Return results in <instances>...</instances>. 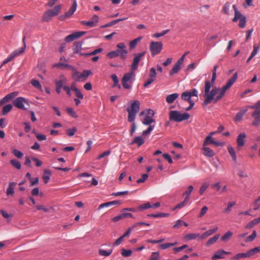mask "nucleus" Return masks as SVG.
<instances>
[{
  "label": "nucleus",
  "instance_id": "6ab92c4d",
  "mask_svg": "<svg viewBox=\"0 0 260 260\" xmlns=\"http://www.w3.org/2000/svg\"><path fill=\"white\" fill-rule=\"evenodd\" d=\"M92 72L90 70H84L82 73L80 74L78 78V81H83L90 75Z\"/></svg>",
  "mask_w": 260,
  "mask_h": 260
},
{
  "label": "nucleus",
  "instance_id": "09e8293b",
  "mask_svg": "<svg viewBox=\"0 0 260 260\" xmlns=\"http://www.w3.org/2000/svg\"><path fill=\"white\" fill-rule=\"evenodd\" d=\"M176 244H177V242L167 243L160 244L158 246H159V248H160L162 249H167V248L170 247L171 246H174V245H176Z\"/></svg>",
  "mask_w": 260,
  "mask_h": 260
},
{
  "label": "nucleus",
  "instance_id": "8fccbe9b",
  "mask_svg": "<svg viewBox=\"0 0 260 260\" xmlns=\"http://www.w3.org/2000/svg\"><path fill=\"white\" fill-rule=\"evenodd\" d=\"M228 149L229 152L231 154V157H232L233 160L236 161V156L234 148L232 146H229L228 147Z\"/></svg>",
  "mask_w": 260,
  "mask_h": 260
},
{
  "label": "nucleus",
  "instance_id": "c756f323",
  "mask_svg": "<svg viewBox=\"0 0 260 260\" xmlns=\"http://www.w3.org/2000/svg\"><path fill=\"white\" fill-rule=\"evenodd\" d=\"M247 111V110L246 109V110H240L239 112H238L237 113V114L234 118L235 121H241L243 118V116L245 115V114L246 113Z\"/></svg>",
  "mask_w": 260,
  "mask_h": 260
},
{
  "label": "nucleus",
  "instance_id": "423d86ee",
  "mask_svg": "<svg viewBox=\"0 0 260 260\" xmlns=\"http://www.w3.org/2000/svg\"><path fill=\"white\" fill-rule=\"evenodd\" d=\"M162 49V43L160 42H151L150 44V50L152 56L159 54Z\"/></svg>",
  "mask_w": 260,
  "mask_h": 260
},
{
  "label": "nucleus",
  "instance_id": "c03bdc74",
  "mask_svg": "<svg viewBox=\"0 0 260 260\" xmlns=\"http://www.w3.org/2000/svg\"><path fill=\"white\" fill-rule=\"evenodd\" d=\"M154 111L150 109H148L146 110V112L145 111H142L140 113L139 116H140V117H141L143 115H149L151 117H153L154 116Z\"/></svg>",
  "mask_w": 260,
  "mask_h": 260
},
{
  "label": "nucleus",
  "instance_id": "37998d69",
  "mask_svg": "<svg viewBox=\"0 0 260 260\" xmlns=\"http://www.w3.org/2000/svg\"><path fill=\"white\" fill-rule=\"evenodd\" d=\"M193 186L189 185L188 187L187 190L184 192L183 193L182 196H185V198H187L188 201L189 199V198H190V194L191 192H192V191L193 190Z\"/></svg>",
  "mask_w": 260,
  "mask_h": 260
},
{
  "label": "nucleus",
  "instance_id": "2eb2a0df",
  "mask_svg": "<svg viewBox=\"0 0 260 260\" xmlns=\"http://www.w3.org/2000/svg\"><path fill=\"white\" fill-rule=\"evenodd\" d=\"M246 135L245 133H240L237 137V143L238 149L239 150L241 147L244 146L245 144V139L246 138Z\"/></svg>",
  "mask_w": 260,
  "mask_h": 260
},
{
  "label": "nucleus",
  "instance_id": "a211bd4d",
  "mask_svg": "<svg viewBox=\"0 0 260 260\" xmlns=\"http://www.w3.org/2000/svg\"><path fill=\"white\" fill-rule=\"evenodd\" d=\"M252 116L254 118L252 124L258 125L260 123V110H255L252 114Z\"/></svg>",
  "mask_w": 260,
  "mask_h": 260
},
{
  "label": "nucleus",
  "instance_id": "603ef678",
  "mask_svg": "<svg viewBox=\"0 0 260 260\" xmlns=\"http://www.w3.org/2000/svg\"><path fill=\"white\" fill-rule=\"evenodd\" d=\"M12 153L15 157L19 158H21L23 156V153L17 149H13Z\"/></svg>",
  "mask_w": 260,
  "mask_h": 260
},
{
  "label": "nucleus",
  "instance_id": "a19ab883",
  "mask_svg": "<svg viewBox=\"0 0 260 260\" xmlns=\"http://www.w3.org/2000/svg\"><path fill=\"white\" fill-rule=\"evenodd\" d=\"M12 105L11 104H8L3 107L2 114L3 115H5L8 114L12 109Z\"/></svg>",
  "mask_w": 260,
  "mask_h": 260
},
{
  "label": "nucleus",
  "instance_id": "6e6d98bb",
  "mask_svg": "<svg viewBox=\"0 0 260 260\" xmlns=\"http://www.w3.org/2000/svg\"><path fill=\"white\" fill-rule=\"evenodd\" d=\"M31 84H32V85L33 86H34L35 87H36L37 89H41V88H42V86H41V84L37 80L32 79L31 81Z\"/></svg>",
  "mask_w": 260,
  "mask_h": 260
},
{
  "label": "nucleus",
  "instance_id": "dca6fc26",
  "mask_svg": "<svg viewBox=\"0 0 260 260\" xmlns=\"http://www.w3.org/2000/svg\"><path fill=\"white\" fill-rule=\"evenodd\" d=\"M238 77V74L237 73H235L232 77L229 79L225 85L222 86L223 88H224L225 90L229 89L232 85L234 83V82L236 81Z\"/></svg>",
  "mask_w": 260,
  "mask_h": 260
},
{
  "label": "nucleus",
  "instance_id": "13d9d810",
  "mask_svg": "<svg viewBox=\"0 0 260 260\" xmlns=\"http://www.w3.org/2000/svg\"><path fill=\"white\" fill-rule=\"evenodd\" d=\"M209 185V184L207 182H205L203 184V185L200 187V189L199 190V192L201 195H202L204 193L205 191L208 187Z\"/></svg>",
  "mask_w": 260,
  "mask_h": 260
},
{
  "label": "nucleus",
  "instance_id": "aec40b11",
  "mask_svg": "<svg viewBox=\"0 0 260 260\" xmlns=\"http://www.w3.org/2000/svg\"><path fill=\"white\" fill-rule=\"evenodd\" d=\"M25 48V45L24 44V46L22 48H21L19 50H17L14 51L12 53H11L10 56L7 58L9 61L12 60L15 57L19 55V54L22 53L24 51V49Z\"/></svg>",
  "mask_w": 260,
  "mask_h": 260
},
{
  "label": "nucleus",
  "instance_id": "5701e85b",
  "mask_svg": "<svg viewBox=\"0 0 260 260\" xmlns=\"http://www.w3.org/2000/svg\"><path fill=\"white\" fill-rule=\"evenodd\" d=\"M52 173L51 171L48 169H45L44 171V173L42 176V179L43 180L44 183L47 184L49 180L50 176H51Z\"/></svg>",
  "mask_w": 260,
  "mask_h": 260
},
{
  "label": "nucleus",
  "instance_id": "f257e3e1",
  "mask_svg": "<svg viewBox=\"0 0 260 260\" xmlns=\"http://www.w3.org/2000/svg\"><path fill=\"white\" fill-rule=\"evenodd\" d=\"M211 84L209 81H205L204 86V94L203 96L204 101L202 106L205 107L213 102L214 104L217 103L224 95L226 91L222 87V88H217L214 87L211 91Z\"/></svg>",
  "mask_w": 260,
  "mask_h": 260
},
{
  "label": "nucleus",
  "instance_id": "b1692460",
  "mask_svg": "<svg viewBox=\"0 0 260 260\" xmlns=\"http://www.w3.org/2000/svg\"><path fill=\"white\" fill-rule=\"evenodd\" d=\"M145 142V140L142 137L138 136L135 137L133 140V141L131 143V145H134L136 144L138 145L139 147L142 145Z\"/></svg>",
  "mask_w": 260,
  "mask_h": 260
},
{
  "label": "nucleus",
  "instance_id": "bb28decb",
  "mask_svg": "<svg viewBox=\"0 0 260 260\" xmlns=\"http://www.w3.org/2000/svg\"><path fill=\"white\" fill-rule=\"evenodd\" d=\"M178 96L179 94L177 93L169 94L166 97V102L168 104H172L178 98Z\"/></svg>",
  "mask_w": 260,
  "mask_h": 260
},
{
  "label": "nucleus",
  "instance_id": "c9c22d12",
  "mask_svg": "<svg viewBox=\"0 0 260 260\" xmlns=\"http://www.w3.org/2000/svg\"><path fill=\"white\" fill-rule=\"evenodd\" d=\"M203 153L208 157H211L214 155V152L212 149L208 147H204L203 148Z\"/></svg>",
  "mask_w": 260,
  "mask_h": 260
},
{
  "label": "nucleus",
  "instance_id": "69168bd1",
  "mask_svg": "<svg viewBox=\"0 0 260 260\" xmlns=\"http://www.w3.org/2000/svg\"><path fill=\"white\" fill-rule=\"evenodd\" d=\"M187 202H188V199L184 198V200L182 202L177 204V207L178 209H181V208H183V207H184L187 204Z\"/></svg>",
  "mask_w": 260,
  "mask_h": 260
},
{
  "label": "nucleus",
  "instance_id": "72a5a7b5",
  "mask_svg": "<svg viewBox=\"0 0 260 260\" xmlns=\"http://www.w3.org/2000/svg\"><path fill=\"white\" fill-rule=\"evenodd\" d=\"M111 78L113 81V87H118L119 89L121 88V85L118 84L119 79L116 74H113L111 75Z\"/></svg>",
  "mask_w": 260,
  "mask_h": 260
},
{
  "label": "nucleus",
  "instance_id": "864d4df0",
  "mask_svg": "<svg viewBox=\"0 0 260 260\" xmlns=\"http://www.w3.org/2000/svg\"><path fill=\"white\" fill-rule=\"evenodd\" d=\"M151 205L149 202L142 204L138 207V209L139 210H143L151 208Z\"/></svg>",
  "mask_w": 260,
  "mask_h": 260
},
{
  "label": "nucleus",
  "instance_id": "5fc2aeb1",
  "mask_svg": "<svg viewBox=\"0 0 260 260\" xmlns=\"http://www.w3.org/2000/svg\"><path fill=\"white\" fill-rule=\"evenodd\" d=\"M233 8L234 10L235 16L234 18L233 19V22H236L238 16L240 15L241 13L238 10L235 5L233 6Z\"/></svg>",
  "mask_w": 260,
  "mask_h": 260
},
{
  "label": "nucleus",
  "instance_id": "e2e57ef3",
  "mask_svg": "<svg viewBox=\"0 0 260 260\" xmlns=\"http://www.w3.org/2000/svg\"><path fill=\"white\" fill-rule=\"evenodd\" d=\"M66 110L69 115L73 117H77V115L72 108H67Z\"/></svg>",
  "mask_w": 260,
  "mask_h": 260
},
{
  "label": "nucleus",
  "instance_id": "4468645a",
  "mask_svg": "<svg viewBox=\"0 0 260 260\" xmlns=\"http://www.w3.org/2000/svg\"><path fill=\"white\" fill-rule=\"evenodd\" d=\"M230 253H231V252L225 251L223 250V249H219L215 252V253L212 257V259L215 260V259H217L223 258H224V256H223V254L228 255V254H230Z\"/></svg>",
  "mask_w": 260,
  "mask_h": 260
},
{
  "label": "nucleus",
  "instance_id": "3c124183",
  "mask_svg": "<svg viewBox=\"0 0 260 260\" xmlns=\"http://www.w3.org/2000/svg\"><path fill=\"white\" fill-rule=\"evenodd\" d=\"M208 167L210 171L215 173L218 171L219 166L217 164H210V165L208 166ZM219 168L220 169L221 167H219Z\"/></svg>",
  "mask_w": 260,
  "mask_h": 260
},
{
  "label": "nucleus",
  "instance_id": "4d7b16f0",
  "mask_svg": "<svg viewBox=\"0 0 260 260\" xmlns=\"http://www.w3.org/2000/svg\"><path fill=\"white\" fill-rule=\"evenodd\" d=\"M170 31V29H166L163 30L160 33H155L152 35V37L154 38H159L160 37H162L166 34H167L169 31Z\"/></svg>",
  "mask_w": 260,
  "mask_h": 260
},
{
  "label": "nucleus",
  "instance_id": "cd10ccee",
  "mask_svg": "<svg viewBox=\"0 0 260 260\" xmlns=\"http://www.w3.org/2000/svg\"><path fill=\"white\" fill-rule=\"evenodd\" d=\"M73 52L75 53H79L82 50V43L79 42H76L73 45Z\"/></svg>",
  "mask_w": 260,
  "mask_h": 260
},
{
  "label": "nucleus",
  "instance_id": "f3484780",
  "mask_svg": "<svg viewBox=\"0 0 260 260\" xmlns=\"http://www.w3.org/2000/svg\"><path fill=\"white\" fill-rule=\"evenodd\" d=\"M53 68H56L61 69H67L68 70H74V67L69 64L64 63H56L52 66Z\"/></svg>",
  "mask_w": 260,
  "mask_h": 260
},
{
  "label": "nucleus",
  "instance_id": "39448f33",
  "mask_svg": "<svg viewBox=\"0 0 260 260\" xmlns=\"http://www.w3.org/2000/svg\"><path fill=\"white\" fill-rule=\"evenodd\" d=\"M142 122L144 125H149V127L145 131L142 132L143 136H146L149 134L154 128V125H150L152 122L155 121V120L152 118V117L149 115H145L144 118L141 120Z\"/></svg>",
  "mask_w": 260,
  "mask_h": 260
},
{
  "label": "nucleus",
  "instance_id": "2f4dec72",
  "mask_svg": "<svg viewBox=\"0 0 260 260\" xmlns=\"http://www.w3.org/2000/svg\"><path fill=\"white\" fill-rule=\"evenodd\" d=\"M66 82V78L63 76L61 75L60 77V79L58 81H55V85L56 86H58L59 87L63 88V84H64Z\"/></svg>",
  "mask_w": 260,
  "mask_h": 260
},
{
  "label": "nucleus",
  "instance_id": "4c0bfd02",
  "mask_svg": "<svg viewBox=\"0 0 260 260\" xmlns=\"http://www.w3.org/2000/svg\"><path fill=\"white\" fill-rule=\"evenodd\" d=\"M200 234L198 233H190L186 235L184 238L186 240H191L199 237Z\"/></svg>",
  "mask_w": 260,
  "mask_h": 260
},
{
  "label": "nucleus",
  "instance_id": "338daca9",
  "mask_svg": "<svg viewBox=\"0 0 260 260\" xmlns=\"http://www.w3.org/2000/svg\"><path fill=\"white\" fill-rule=\"evenodd\" d=\"M161 157L163 158L165 160L168 161V162H173L171 156L167 153L162 154Z\"/></svg>",
  "mask_w": 260,
  "mask_h": 260
},
{
  "label": "nucleus",
  "instance_id": "ea45409f",
  "mask_svg": "<svg viewBox=\"0 0 260 260\" xmlns=\"http://www.w3.org/2000/svg\"><path fill=\"white\" fill-rule=\"evenodd\" d=\"M113 252L112 249H110L107 250L100 249L99 250V254L101 256H108L111 254Z\"/></svg>",
  "mask_w": 260,
  "mask_h": 260
},
{
  "label": "nucleus",
  "instance_id": "774afa93",
  "mask_svg": "<svg viewBox=\"0 0 260 260\" xmlns=\"http://www.w3.org/2000/svg\"><path fill=\"white\" fill-rule=\"evenodd\" d=\"M251 256L253 255L255 253L260 252V246L258 247H254L249 250Z\"/></svg>",
  "mask_w": 260,
  "mask_h": 260
},
{
  "label": "nucleus",
  "instance_id": "052dcab7",
  "mask_svg": "<svg viewBox=\"0 0 260 260\" xmlns=\"http://www.w3.org/2000/svg\"><path fill=\"white\" fill-rule=\"evenodd\" d=\"M77 129L75 127H73L72 128H69L67 131V134L69 136H73L77 132Z\"/></svg>",
  "mask_w": 260,
  "mask_h": 260
},
{
  "label": "nucleus",
  "instance_id": "de8ad7c7",
  "mask_svg": "<svg viewBox=\"0 0 260 260\" xmlns=\"http://www.w3.org/2000/svg\"><path fill=\"white\" fill-rule=\"evenodd\" d=\"M160 257L159 256V252H152L149 260H159Z\"/></svg>",
  "mask_w": 260,
  "mask_h": 260
},
{
  "label": "nucleus",
  "instance_id": "bf43d9fd",
  "mask_svg": "<svg viewBox=\"0 0 260 260\" xmlns=\"http://www.w3.org/2000/svg\"><path fill=\"white\" fill-rule=\"evenodd\" d=\"M148 178V175L147 174H142L141 178L137 180V183L138 184L143 183L147 180Z\"/></svg>",
  "mask_w": 260,
  "mask_h": 260
},
{
  "label": "nucleus",
  "instance_id": "79ce46f5",
  "mask_svg": "<svg viewBox=\"0 0 260 260\" xmlns=\"http://www.w3.org/2000/svg\"><path fill=\"white\" fill-rule=\"evenodd\" d=\"M219 237V235H215L213 237L210 238L206 242V246H209L215 242L218 239Z\"/></svg>",
  "mask_w": 260,
  "mask_h": 260
},
{
  "label": "nucleus",
  "instance_id": "a18cd8bd",
  "mask_svg": "<svg viewBox=\"0 0 260 260\" xmlns=\"http://www.w3.org/2000/svg\"><path fill=\"white\" fill-rule=\"evenodd\" d=\"M256 236H257L256 231L255 230H253L251 235L248 236L246 238L245 241L246 242H252L255 239V238L256 237Z\"/></svg>",
  "mask_w": 260,
  "mask_h": 260
},
{
  "label": "nucleus",
  "instance_id": "ddd939ff",
  "mask_svg": "<svg viewBox=\"0 0 260 260\" xmlns=\"http://www.w3.org/2000/svg\"><path fill=\"white\" fill-rule=\"evenodd\" d=\"M18 94V92H13L8 94L6 96L0 100V106L3 105L4 104L10 101L11 100L16 97Z\"/></svg>",
  "mask_w": 260,
  "mask_h": 260
},
{
  "label": "nucleus",
  "instance_id": "58836bf2",
  "mask_svg": "<svg viewBox=\"0 0 260 260\" xmlns=\"http://www.w3.org/2000/svg\"><path fill=\"white\" fill-rule=\"evenodd\" d=\"M142 38V37H139L131 41L129 44V49H132L135 48L137 45V44L141 40Z\"/></svg>",
  "mask_w": 260,
  "mask_h": 260
},
{
  "label": "nucleus",
  "instance_id": "0eeeda50",
  "mask_svg": "<svg viewBox=\"0 0 260 260\" xmlns=\"http://www.w3.org/2000/svg\"><path fill=\"white\" fill-rule=\"evenodd\" d=\"M73 4L71 8L69 10L68 12L64 13L63 15H62L59 17V19L61 21H63L66 19L70 17L75 12L77 7V4L76 0H73Z\"/></svg>",
  "mask_w": 260,
  "mask_h": 260
},
{
  "label": "nucleus",
  "instance_id": "6e6552de",
  "mask_svg": "<svg viewBox=\"0 0 260 260\" xmlns=\"http://www.w3.org/2000/svg\"><path fill=\"white\" fill-rule=\"evenodd\" d=\"M146 52L143 51L141 53H138L134 54V58L133 60V62L131 65V70L136 71L138 67L139 63L141 58L144 56Z\"/></svg>",
  "mask_w": 260,
  "mask_h": 260
},
{
  "label": "nucleus",
  "instance_id": "f704fd0d",
  "mask_svg": "<svg viewBox=\"0 0 260 260\" xmlns=\"http://www.w3.org/2000/svg\"><path fill=\"white\" fill-rule=\"evenodd\" d=\"M103 51V49L102 48H98L96 49H95L92 52L90 53H80V55L81 56H89L91 55H94L96 54L100 53Z\"/></svg>",
  "mask_w": 260,
  "mask_h": 260
},
{
  "label": "nucleus",
  "instance_id": "9d476101",
  "mask_svg": "<svg viewBox=\"0 0 260 260\" xmlns=\"http://www.w3.org/2000/svg\"><path fill=\"white\" fill-rule=\"evenodd\" d=\"M13 103L16 107L20 109H26L24 107V104L29 105L28 101L22 97L17 98Z\"/></svg>",
  "mask_w": 260,
  "mask_h": 260
},
{
  "label": "nucleus",
  "instance_id": "9b49d317",
  "mask_svg": "<svg viewBox=\"0 0 260 260\" xmlns=\"http://www.w3.org/2000/svg\"><path fill=\"white\" fill-rule=\"evenodd\" d=\"M86 31H77L67 36L64 40L67 43H70L85 35Z\"/></svg>",
  "mask_w": 260,
  "mask_h": 260
},
{
  "label": "nucleus",
  "instance_id": "f03ea898",
  "mask_svg": "<svg viewBox=\"0 0 260 260\" xmlns=\"http://www.w3.org/2000/svg\"><path fill=\"white\" fill-rule=\"evenodd\" d=\"M140 106V102L138 100H135L129 107H127V120L128 122H133L135 121L136 116L139 111Z\"/></svg>",
  "mask_w": 260,
  "mask_h": 260
},
{
  "label": "nucleus",
  "instance_id": "c85d7f7f",
  "mask_svg": "<svg viewBox=\"0 0 260 260\" xmlns=\"http://www.w3.org/2000/svg\"><path fill=\"white\" fill-rule=\"evenodd\" d=\"M191 94H190V92L188 91L183 92L181 95V98L183 100L187 101L188 103H190V102H193L191 100Z\"/></svg>",
  "mask_w": 260,
  "mask_h": 260
},
{
  "label": "nucleus",
  "instance_id": "20e7f679",
  "mask_svg": "<svg viewBox=\"0 0 260 260\" xmlns=\"http://www.w3.org/2000/svg\"><path fill=\"white\" fill-rule=\"evenodd\" d=\"M190 115L187 113H181L178 111H171L169 113V119L171 121L181 122L189 118Z\"/></svg>",
  "mask_w": 260,
  "mask_h": 260
},
{
  "label": "nucleus",
  "instance_id": "0e129e2a",
  "mask_svg": "<svg viewBox=\"0 0 260 260\" xmlns=\"http://www.w3.org/2000/svg\"><path fill=\"white\" fill-rule=\"evenodd\" d=\"M156 76V70L154 68H152L150 70L149 78L154 80Z\"/></svg>",
  "mask_w": 260,
  "mask_h": 260
},
{
  "label": "nucleus",
  "instance_id": "393cba45",
  "mask_svg": "<svg viewBox=\"0 0 260 260\" xmlns=\"http://www.w3.org/2000/svg\"><path fill=\"white\" fill-rule=\"evenodd\" d=\"M259 223H260V216L249 222L246 225L245 228L248 229H251Z\"/></svg>",
  "mask_w": 260,
  "mask_h": 260
},
{
  "label": "nucleus",
  "instance_id": "49530a36",
  "mask_svg": "<svg viewBox=\"0 0 260 260\" xmlns=\"http://www.w3.org/2000/svg\"><path fill=\"white\" fill-rule=\"evenodd\" d=\"M121 255L124 257L130 256L132 254V251L130 249L126 250L124 248H122L121 250Z\"/></svg>",
  "mask_w": 260,
  "mask_h": 260
},
{
  "label": "nucleus",
  "instance_id": "a878e982",
  "mask_svg": "<svg viewBox=\"0 0 260 260\" xmlns=\"http://www.w3.org/2000/svg\"><path fill=\"white\" fill-rule=\"evenodd\" d=\"M238 20H239V26L240 28H244L245 26L246 23V18L245 16L240 14V15L238 17L237 19V21Z\"/></svg>",
  "mask_w": 260,
  "mask_h": 260
},
{
  "label": "nucleus",
  "instance_id": "1a4fd4ad",
  "mask_svg": "<svg viewBox=\"0 0 260 260\" xmlns=\"http://www.w3.org/2000/svg\"><path fill=\"white\" fill-rule=\"evenodd\" d=\"M135 74V71L131 70V72L124 75L122 80V84L125 89H131V86L127 83V82L131 79L132 77Z\"/></svg>",
  "mask_w": 260,
  "mask_h": 260
},
{
  "label": "nucleus",
  "instance_id": "e433bc0d",
  "mask_svg": "<svg viewBox=\"0 0 260 260\" xmlns=\"http://www.w3.org/2000/svg\"><path fill=\"white\" fill-rule=\"evenodd\" d=\"M233 233L229 231L226 232L221 238V240L222 241L226 242L228 241L232 237Z\"/></svg>",
  "mask_w": 260,
  "mask_h": 260
},
{
  "label": "nucleus",
  "instance_id": "473e14b6",
  "mask_svg": "<svg viewBox=\"0 0 260 260\" xmlns=\"http://www.w3.org/2000/svg\"><path fill=\"white\" fill-rule=\"evenodd\" d=\"M115 52L117 53L118 56L120 55V58L122 59H125L128 53V51L126 50H121L119 49L115 50Z\"/></svg>",
  "mask_w": 260,
  "mask_h": 260
},
{
  "label": "nucleus",
  "instance_id": "412c9836",
  "mask_svg": "<svg viewBox=\"0 0 260 260\" xmlns=\"http://www.w3.org/2000/svg\"><path fill=\"white\" fill-rule=\"evenodd\" d=\"M249 251L245 253H239L231 258V260H238L242 258L249 257L251 256Z\"/></svg>",
  "mask_w": 260,
  "mask_h": 260
},
{
  "label": "nucleus",
  "instance_id": "7ed1b4c3",
  "mask_svg": "<svg viewBox=\"0 0 260 260\" xmlns=\"http://www.w3.org/2000/svg\"><path fill=\"white\" fill-rule=\"evenodd\" d=\"M62 5H58L55 6L53 9L46 11L42 17V21L45 22L49 21L52 17L58 15L61 11Z\"/></svg>",
  "mask_w": 260,
  "mask_h": 260
},
{
  "label": "nucleus",
  "instance_id": "f8f14e48",
  "mask_svg": "<svg viewBox=\"0 0 260 260\" xmlns=\"http://www.w3.org/2000/svg\"><path fill=\"white\" fill-rule=\"evenodd\" d=\"M99 21V17L94 15H93L92 18H91L90 20H89L88 21H82L81 22V24L86 26H88L89 27H93L95 26Z\"/></svg>",
  "mask_w": 260,
  "mask_h": 260
},
{
  "label": "nucleus",
  "instance_id": "680f3d73",
  "mask_svg": "<svg viewBox=\"0 0 260 260\" xmlns=\"http://www.w3.org/2000/svg\"><path fill=\"white\" fill-rule=\"evenodd\" d=\"M236 204L235 202H229L228 204L227 207L224 210V212L229 213L231 211V208Z\"/></svg>",
  "mask_w": 260,
  "mask_h": 260
},
{
  "label": "nucleus",
  "instance_id": "4be33fe9",
  "mask_svg": "<svg viewBox=\"0 0 260 260\" xmlns=\"http://www.w3.org/2000/svg\"><path fill=\"white\" fill-rule=\"evenodd\" d=\"M16 183L14 182H10L9 183L8 187L7 189L6 194L7 196H13L14 194V187L16 185Z\"/></svg>",
  "mask_w": 260,
  "mask_h": 260
},
{
  "label": "nucleus",
  "instance_id": "7c9ffc66",
  "mask_svg": "<svg viewBox=\"0 0 260 260\" xmlns=\"http://www.w3.org/2000/svg\"><path fill=\"white\" fill-rule=\"evenodd\" d=\"M180 69L181 65L178 64V63L176 62L174 64L173 69L170 71L169 73L170 76H172L175 74L177 73L180 71Z\"/></svg>",
  "mask_w": 260,
  "mask_h": 260
}]
</instances>
